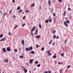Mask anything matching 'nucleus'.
<instances>
[{"label":"nucleus","mask_w":73,"mask_h":73,"mask_svg":"<svg viewBox=\"0 0 73 73\" xmlns=\"http://www.w3.org/2000/svg\"><path fill=\"white\" fill-rule=\"evenodd\" d=\"M33 49V48L32 47H28V48H26L25 50L27 52H28V51H31V50H32Z\"/></svg>","instance_id":"obj_1"},{"label":"nucleus","mask_w":73,"mask_h":73,"mask_svg":"<svg viewBox=\"0 0 73 73\" xmlns=\"http://www.w3.org/2000/svg\"><path fill=\"white\" fill-rule=\"evenodd\" d=\"M64 25L66 26V27H68V23H66V22H64Z\"/></svg>","instance_id":"obj_2"},{"label":"nucleus","mask_w":73,"mask_h":73,"mask_svg":"<svg viewBox=\"0 0 73 73\" xmlns=\"http://www.w3.org/2000/svg\"><path fill=\"white\" fill-rule=\"evenodd\" d=\"M7 51H9V52L11 50L10 49V47L7 48Z\"/></svg>","instance_id":"obj_3"},{"label":"nucleus","mask_w":73,"mask_h":73,"mask_svg":"<svg viewBox=\"0 0 73 73\" xmlns=\"http://www.w3.org/2000/svg\"><path fill=\"white\" fill-rule=\"evenodd\" d=\"M53 58L55 59L56 57H57V56H56V54H55L54 55V56H53Z\"/></svg>","instance_id":"obj_4"},{"label":"nucleus","mask_w":73,"mask_h":73,"mask_svg":"<svg viewBox=\"0 0 73 73\" xmlns=\"http://www.w3.org/2000/svg\"><path fill=\"white\" fill-rule=\"evenodd\" d=\"M37 34H38V30L37 29L35 31V35H37Z\"/></svg>","instance_id":"obj_5"},{"label":"nucleus","mask_w":73,"mask_h":73,"mask_svg":"<svg viewBox=\"0 0 73 73\" xmlns=\"http://www.w3.org/2000/svg\"><path fill=\"white\" fill-rule=\"evenodd\" d=\"M33 59H31L30 60V61H29V62L30 64H31V63H32V62H33Z\"/></svg>","instance_id":"obj_6"},{"label":"nucleus","mask_w":73,"mask_h":73,"mask_svg":"<svg viewBox=\"0 0 73 73\" xmlns=\"http://www.w3.org/2000/svg\"><path fill=\"white\" fill-rule=\"evenodd\" d=\"M3 50L4 52H7V51L6 50H5V48H3Z\"/></svg>","instance_id":"obj_7"},{"label":"nucleus","mask_w":73,"mask_h":73,"mask_svg":"<svg viewBox=\"0 0 73 73\" xmlns=\"http://www.w3.org/2000/svg\"><path fill=\"white\" fill-rule=\"evenodd\" d=\"M23 70H24V72H25V73H27V71H28V70H27V69H23Z\"/></svg>","instance_id":"obj_8"},{"label":"nucleus","mask_w":73,"mask_h":73,"mask_svg":"<svg viewBox=\"0 0 73 73\" xmlns=\"http://www.w3.org/2000/svg\"><path fill=\"white\" fill-rule=\"evenodd\" d=\"M5 39H6V38L5 37H4L2 39V41H5Z\"/></svg>","instance_id":"obj_9"},{"label":"nucleus","mask_w":73,"mask_h":73,"mask_svg":"<svg viewBox=\"0 0 73 73\" xmlns=\"http://www.w3.org/2000/svg\"><path fill=\"white\" fill-rule=\"evenodd\" d=\"M22 43L23 44V45H24V40H23L22 41Z\"/></svg>","instance_id":"obj_10"},{"label":"nucleus","mask_w":73,"mask_h":73,"mask_svg":"<svg viewBox=\"0 0 73 73\" xmlns=\"http://www.w3.org/2000/svg\"><path fill=\"white\" fill-rule=\"evenodd\" d=\"M48 5H50L51 4V3H50V0H49L48 1Z\"/></svg>","instance_id":"obj_11"},{"label":"nucleus","mask_w":73,"mask_h":73,"mask_svg":"<svg viewBox=\"0 0 73 73\" xmlns=\"http://www.w3.org/2000/svg\"><path fill=\"white\" fill-rule=\"evenodd\" d=\"M66 11H64V12L63 13V15L64 16H65V15H66Z\"/></svg>","instance_id":"obj_12"},{"label":"nucleus","mask_w":73,"mask_h":73,"mask_svg":"<svg viewBox=\"0 0 73 73\" xmlns=\"http://www.w3.org/2000/svg\"><path fill=\"white\" fill-rule=\"evenodd\" d=\"M41 37V35H38V36H36V38H39V37Z\"/></svg>","instance_id":"obj_13"},{"label":"nucleus","mask_w":73,"mask_h":73,"mask_svg":"<svg viewBox=\"0 0 73 73\" xmlns=\"http://www.w3.org/2000/svg\"><path fill=\"white\" fill-rule=\"evenodd\" d=\"M39 27L40 28H42V27L41 26V24H40L39 25Z\"/></svg>","instance_id":"obj_14"},{"label":"nucleus","mask_w":73,"mask_h":73,"mask_svg":"<svg viewBox=\"0 0 73 73\" xmlns=\"http://www.w3.org/2000/svg\"><path fill=\"white\" fill-rule=\"evenodd\" d=\"M17 10H20V7L19 6V7H18L17 8Z\"/></svg>","instance_id":"obj_15"},{"label":"nucleus","mask_w":73,"mask_h":73,"mask_svg":"<svg viewBox=\"0 0 73 73\" xmlns=\"http://www.w3.org/2000/svg\"><path fill=\"white\" fill-rule=\"evenodd\" d=\"M63 70H64L63 69H61L60 70V73H62V71H63Z\"/></svg>","instance_id":"obj_16"},{"label":"nucleus","mask_w":73,"mask_h":73,"mask_svg":"<svg viewBox=\"0 0 73 73\" xmlns=\"http://www.w3.org/2000/svg\"><path fill=\"white\" fill-rule=\"evenodd\" d=\"M8 59H6V60H5L4 62H8Z\"/></svg>","instance_id":"obj_17"},{"label":"nucleus","mask_w":73,"mask_h":73,"mask_svg":"<svg viewBox=\"0 0 73 73\" xmlns=\"http://www.w3.org/2000/svg\"><path fill=\"white\" fill-rule=\"evenodd\" d=\"M64 53H62V54H60V56H62V57H64Z\"/></svg>","instance_id":"obj_18"},{"label":"nucleus","mask_w":73,"mask_h":73,"mask_svg":"<svg viewBox=\"0 0 73 73\" xmlns=\"http://www.w3.org/2000/svg\"><path fill=\"white\" fill-rule=\"evenodd\" d=\"M35 6V4L34 3L32 4L31 5V7H33V6Z\"/></svg>","instance_id":"obj_19"},{"label":"nucleus","mask_w":73,"mask_h":73,"mask_svg":"<svg viewBox=\"0 0 73 73\" xmlns=\"http://www.w3.org/2000/svg\"><path fill=\"white\" fill-rule=\"evenodd\" d=\"M53 38L54 39L56 38V35H54V36H53Z\"/></svg>","instance_id":"obj_20"},{"label":"nucleus","mask_w":73,"mask_h":73,"mask_svg":"<svg viewBox=\"0 0 73 73\" xmlns=\"http://www.w3.org/2000/svg\"><path fill=\"white\" fill-rule=\"evenodd\" d=\"M67 69H69V68H70V65L68 66L67 67Z\"/></svg>","instance_id":"obj_21"},{"label":"nucleus","mask_w":73,"mask_h":73,"mask_svg":"<svg viewBox=\"0 0 73 73\" xmlns=\"http://www.w3.org/2000/svg\"><path fill=\"white\" fill-rule=\"evenodd\" d=\"M52 42V40H50V42L48 43V44H51V42Z\"/></svg>","instance_id":"obj_22"},{"label":"nucleus","mask_w":73,"mask_h":73,"mask_svg":"<svg viewBox=\"0 0 73 73\" xmlns=\"http://www.w3.org/2000/svg\"><path fill=\"white\" fill-rule=\"evenodd\" d=\"M3 34H1L0 35V37L1 38V37H3Z\"/></svg>","instance_id":"obj_23"},{"label":"nucleus","mask_w":73,"mask_h":73,"mask_svg":"<svg viewBox=\"0 0 73 73\" xmlns=\"http://www.w3.org/2000/svg\"><path fill=\"white\" fill-rule=\"evenodd\" d=\"M26 13H29V11L28 10H27L26 11Z\"/></svg>","instance_id":"obj_24"},{"label":"nucleus","mask_w":73,"mask_h":73,"mask_svg":"<svg viewBox=\"0 0 73 73\" xmlns=\"http://www.w3.org/2000/svg\"><path fill=\"white\" fill-rule=\"evenodd\" d=\"M48 21L49 22H52V21L51 19H48Z\"/></svg>","instance_id":"obj_25"},{"label":"nucleus","mask_w":73,"mask_h":73,"mask_svg":"<svg viewBox=\"0 0 73 73\" xmlns=\"http://www.w3.org/2000/svg\"><path fill=\"white\" fill-rule=\"evenodd\" d=\"M36 28V27H35V26H34L33 27V29H34V30H35V29Z\"/></svg>","instance_id":"obj_26"},{"label":"nucleus","mask_w":73,"mask_h":73,"mask_svg":"<svg viewBox=\"0 0 73 73\" xmlns=\"http://www.w3.org/2000/svg\"><path fill=\"white\" fill-rule=\"evenodd\" d=\"M50 51L49 50V51H47V53H48V54H49V53H50Z\"/></svg>","instance_id":"obj_27"},{"label":"nucleus","mask_w":73,"mask_h":73,"mask_svg":"<svg viewBox=\"0 0 73 73\" xmlns=\"http://www.w3.org/2000/svg\"><path fill=\"white\" fill-rule=\"evenodd\" d=\"M36 48H38V47H39V46H38V45L36 44Z\"/></svg>","instance_id":"obj_28"},{"label":"nucleus","mask_w":73,"mask_h":73,"mask_svg":"<svg viewBox=\"0 0 73 73\" xmlns=\"http://www.w3.org/2000/svg\"><path fill=\"white\" fill-rule=\"evenodd\" d=\"M12 10H10L9 11V14H11V12H12Z\"/></svg>","instance_id":"obj_29"},{"label":"nucleus","mask_w":73,"mask_h":73,"mask_svg":"<svg viewBox=\"0 0 73 73\" xmlns=\"http://www.w3.org/2000/svg\"><path fill=\"white\" fill-rule=\"evenodd\" d=\"M25 24H24L22 25V27H23L24 26H25Z\"/></svg>","instance_id":"obj_30"},{"label":"nucleus","mask_w":73,"mask_h":73,"mask_svg":"<svg viewBox=\"0 0 73 73\" xmlns=\"http://www.w3.org/2000/svg\"><path fill=\"white\" fill-rule=\"evenodd\" d=\"M58 1L59 2H60V3H62V0H58Z\"/></svg>","instance_id":"obj_31"},{"label":"nucleus","mask_w":73,"mask_h":73,"mask_svg":"<svg viewBox=\"0 0 73 73\" xmlns=\"http://www.w3.org/2000/svg\"><path fill=\"white\" fill-rule=\"evenodd\" d=\"M45 22L46 23H48V21L47 20H46Z\"/></svg>","instance_id":"obj_32"},{"label":"nucleus","mask_w":73,"mask_h":73,"mask_svg":"<svg viewBox=\"0 0 73 73\" xmlns=\"http://www.w3.org/2000/svg\"><path fill=\"white\" fill-rule=\"evenodd\" d=\"M8 35L9 36H11L12 35V33H9Z\"/></svg>","instance_id":"obj_33"},{"label":"nucleus","mask_w":73,"mask_h":73,"mask_svg":"<svg viewBox=\"0 0 73 73\" xmlns=\"http://www.w3.org/2000/svg\"><path fill=\"white\" fill-rule=\"evenodd\" d=\"M31 53H32V54H34V53H35V52L33 51H32Z\"/></svg>","instance_id":"obj_34"},{"label":"nucleus","mask_w":73,"mask_h":73,"mask_svg":"<svg viewBox=\"0 0 73 73\" xmlns=\"http://www.w3.org/2000/svg\"><path fill=\"white\" fill-rule=\"evenodd\" d=\"M35 64H37V63H38V62L36 60L35 62Z\"/></svg>","instance_id":"obj_35"},{"label":"nucleus","mask_w":73,"mask_h":73,"mask_svg":"<svg viewBox=\"0 0 73 73\" xmlns=\"http://www.w3.org/2000/svg\"><path fill=\"white\" fill-rule=\"evenodd\" d=\"M40 64H38L37 65V66H38V67H40Z\"/></svg>","instance_id":"obj_36"},{"label":"nucleus","mask_w":73,"mask_h":73,"mask_svg":"<svg viewBox=\"0 0 73 73\" xmlns=\"http://www.w3.org/2000/svg\"><path fill=\"white\" fill-rule=\"evenodd\" d=\"M7 15V13H3V16H5Z\"/></svg>","instance_id":"obj_37"},{"label":"nucleus","mask_w":73,"mask_h":73,"mask_svg":"<svg viewBox=\"0 0 73 73\" xmlns=\"http://www.w3.org/2000/svg\"><path fill=\"white\" fill-rule=\"evenodd\" d=\"M52 32L54 33H56V30H54V31H52Z\"/></svg>","instance_id":"obj_38"},{"label":"nucleus","mask_w":73,"mask_h":73,"mask_svg":"<svg viewBox=\"0 0 73 73\" xmlns=\"http://www.w3.org/2000/svg\"><path fill=\"white\" fill-rule=\"evenodd\" d=\"M19 58H24V57L23 56H20Z\"/></svg>","instance_id":"obj_39"},{"label":"nucleus","mask_w":73,"mask_h":73,"mask_svg":"<svg viewBox=\"0 0 73 73\" xmlns=\"http://www.w3.org/2000/svg\"><path fill=\"white\" fill-rule=\"evenodd\" d=\"M31 35H32V36H33V32L32 31H31Z\"/></svg>","instance_id":"obj_40"},{"label":"nucleus","mask_w":73,"mask_h":73,"mask_svg":"<svg viewBox=\"0 0 73 73\" xmlns=\"http://www.w3.org/2000/svg\"><path fill=\"white\" fill-rule=\"evenodd\" d=\"M66 23H69V21L68 20H66Z\"/></svg>","instance_id":"obj_41"},{"label":"nucleus","mask_w":73,"mask_h":73,"mask_svg":"<svg viewBox=\"0 0 73 73\" xmlns=\"http://www.w3.org/2000/svg\"><path fill=\"white\" fill-rule=\"evenodd\" d=\"M58 64H62V62L61 63V62H58Z\"/></svg>","instance_id":"obj_42"},{"label":"nucleus","mask_w":73,"mask_h":73,"mask_svg":"<svg viewBox=\"0 0 73 73\" xmlns=\"http://www.w3.org/2000/svg\"><path fill=\"white\" fill-rule=\"evenodd\" d=\"M66 42H67V40H66V39H65V44L66 43Z\"/></svg>","instance_id":"obj_43"},{"label":"nucleus","mask_w":73,"mask_h":73,"mask_svg":"<svg viewBox=\"0 0 73 73\" xmlns=\"http://www.w3.org/2000/svg\"><path fill=\"white\" fill-rule=\"evenodd\" d=\"M34 30H35L34 29H31V31H32V32H33V31H34Z\"/></svg>","instance_id":"obj_44"},{"label":"nucleus","mask_w":73,"mask_h":73,"mask_svg":"<svg viewBox=\"0 0 73 73\" xmlns=\"http://www.w3.org/2000/svg\"><path fill=\"white\" fill-rule=\"evenodd\" d=\"M17 27H18V26L16 25V27H15L14 28V29H16V28H17Z\"/></svg>","instance_id":"obj_45"},{"label":"nucleus","mask_w":73,"mask_h":73,"mask_svg":"<svg viewBox=\"0 0 73 73\" xmlns=\"http://www.w3.org/2000/svg\"><path fill=\"white\" fill-rule=\"evenodd\" d=\"M43 51L44 50V48H42L41 49Z\"/></svg>","instance_id":"obj_46"},{"label":"nucleus","mask_w":73,"mask_h":73,"mask_svg":"<svg viewBox=\"0 0 73 73\" xmlns=\"http://www.w3.org/2000/svg\"><path fill=\"white\" fill-rule=\"evenodd\" d=\"M50 55H52V54H51V53H49V54H48V55L49 56H50Z\"/></svg>","instance_id":"obj_47"},{"label":"nucleus","mask_w":73,"mask_h":73,"mask_svg":"<svg viewBox=\"0 0 73 73\" xmlns=\"http://www.w3.org/2000/svg\"><path fill=\"white\" fill-rule=\"evenodd\" d=\"M22 12V10L20 9L19 11V12Z\"/></svg>","instance_id":"obj_48"},{"label":"nucleus","mask_w":73,"mask_h":73,"mask_svg":"<svg viewBox=\"0 0 73 73\" xmlns=\"http://www.w3.org/2000/svg\"><path fill=\"white\" fill-rule=\"evenodd\" d=\"M53 15L54 16H56V14L55 13H53Z\"/></svg>","instance_id":"obj_49"},{"label":"nucleus","mask_w":73,"mask_h":73,"mask_svg":"<svg viewBox=\"0 0 73 73\" xmlns=\"http://www.w3.org/2000/svg\"><path fill=\"white\" fill-rule=\"evenodd\" d=\"M68 11H71V9H70V8H68Z\"/></svg>","instance_id":"obj_50"},{"label":"nucleus","mask_w":73,"mask_h":73,"mask_svg":"<svg viewBox=\"0 0 73 73\" xmlns=\"http://www.w3.org/2000/svg\"><path fill=\"white\" fill-rule=\"evenodd\" d=\"M15 52H17V50L15 49L14 50Z\"/></svg>","instance_id":"obj_51"},{"label":"nucleus","mask_w":73,"mask_h":73,"mask_svg":"<svg viewBox=\"0 0 73 73\" xmlns=\"http://www.w3.org/2000/svg\"><path fill=\"white\" fill-rule=\"evenodd\" d=\"M56 38L57 39V38H59V37H58V36H57L56 37Z\"/></svg>","instance_id":"obj_52"},{"label":"nucleus","mask_w":73,"mask_h":73,"mask_svg":"<svg viewBox=\"0 0 73 73\" xmlns=\"http://www.w3.org/2000/svg\"><path fill=\"white\" fill-rule=\"evenodd\" d=\"M25 19V17L24 16V17H23V19Z\"/></svg>","instance_id":"obj_53"},{"label":"nucleus","mask_w":73,"mask_h":73,"mask_svg":"<svg viewBox=\"0 0 73 73\" xmlns=\"http://www.w3.org/2000/svg\"><path fill=\"white\" fill-rule=\"evenodd\" d=\"M51 71H48V73H51Z\"/></svg>","instance_id":"obj_54"},{"label":"nucleus","mask_w":73,"mask_h":73,"mask_svg":"<svg viewBox=\"0 0 73 73\" xmlns=\"http://www.w3.org/2000/svg\"><path fill=\"white\" fill-rule=\"evenodd\" d=\"M12 2L13 3H15V0H13Z\"/></svg>","instance_id":"obj_55"},{"label":"nucleus","mask_w":73,"mask_h":73,"mask_svg":"<svg viewBox=\"0 0 73 73\" xmlns=\"http://www.w3.org/2000/svg\"><path fill=\"white\" fill-rule=\"evenodd\" d=\"M13 17H14V18H15V17H16V16L15 15H13Z\"/></svg>","instance_id":"obj_56"},{"label":"nucleus","mask_w":73,"mask_h":73,"mask_svg":"<svg viewBox=\"0 0 73 73\" xmlns=\"http://www.w3.org/2000/svg\"><path fill=\"white\" fill-rule=\"evenodd\" d=\"M45 72V73H48V72H47V71H46Z\"/></svg>","instance_id":"obj_57"},{"label":"nucleus","mask_w":73,"mask_h":73,"mask_svg":"<svg viewBox=\"0 0 73 73\" xmlns=\"http://www.w3.org/2000/svg\"><path fill=\"white\" fill-rule=\"evenodd\" d=\"M55 44V43H53V45H54Z\"/></svg>","instance_id":"obj_58"},{"label":"nucleus","mask_w":73,"mask_h":73,"mask_svg":"<svg viewBox=\"0 0 73 73\" xmlns=\"http://www.w3.org/2000/svg\"><path fill=\"white\" fill-rule=\"evenodd\" d=\"M40 9H41V6H40V7L39 8Z\"/></svg>","instance_id":"obj_59"},{"label":"nucleus","mask_w":73,"mask_h":73,"mask_svg":"<svg viewBox=\"0 0 73 73\" xmlns=\"http://www.w3.org/2000/svg\"><path fill=\"white\" fill-rule=\"evenodd\" d=\"M21 68H23V66H21Z\"/></svg>","instance_id":"obj_60"},{"label":"nucleus","mask_w":73,"mask_h":73,"mask_svg":"<svg viewBox=\"0 0 73 73\" xmlns=\"http://www.w3.org/2000/svg\"><path fill=\"white\" fill-rule=\"evenodd\" d=\"M52 11H53V8L51 9Z\"/></svg>","instance_id":"obj_61"},{"label":"nucleus","mask_w":73,"mask_h":73,"mask_svg":"<svg viewBox=\"0 0 73 73\" xmlns=\"http://www.w3.org/2000/svg\"><path fill=\"white\" fill-rule=\"evenodd\" d=\"M29 72L30 73H31V71L29 70Z\"/></svg>","instance_id":"obj_62"},{"label":"nucleus","mask_w":73,"mask_h":73,"mask_svg":"<svg viewBox=\"0 0 73 73\" xmlns=\"http://www.w3.org/2000/svg\"><path fill=\"white\" fill-rule=\"evenodd\" d=\"M36 68H35L34 69V70H36Z\"/></svg>","instance_id":"obj_63"},{"label":"nucleus","mask_w":73,"mask_h":73,"mask_svg":"<svg viewBox=\"0 0 73 73\" xmlns=\"http://www.w3.org/2000/svg\"><path fill=\"white\" fill-rule=\"evenodd\" d=\"M2 41V39L0 40V41Z\"/></svg>","instance_id":"obj_64"}]
</instances>
